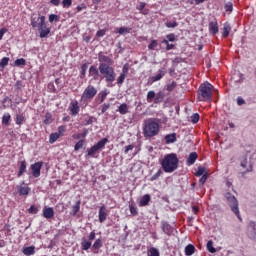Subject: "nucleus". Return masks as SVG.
I'll return each mask as SVG.
<instances>
[{"label":"nucleus","instance_id":"9","mask_svg":"<svg viewBox=\"0 0 256 256\" xmlns=\"http://www.w3.org/2000/svg\"><path fill=\"white\" fill-rule=\"evenodd\" d=\"M40 33V39H45L49 33H51V28L47 27L45 21L38 27Z\"/></svg>","mask_w":256,"mask_h":256},{"label":"nucleus","instance_id":"20","mask_svg":"<svg viewBox=\"0 0 256 256\" xmlns=\"http://www.w3.org/2000/svg\"><path fill=\"white\" fill-rule=\"evenodd\" d=\"M54 215H55V211L53 210V208L51 207L44 208L43 217H45V219H52Z\"/></svg>","mask_w":256,"mask_h":256},{"label":"nucleus","instance_id":"33","mask_svg":"<svg viewBox=\"0 0 256 256\" xmlns=\"http://www.w3.org/2000/svg\"><path fill=\"white\" fill-rule=\"evenodd\" d=\"M81 209V203L77 202L75 205L72 206L71 215L75 216L77 213H79V210Z\"/></svg>","mask_w":256,"mask_h":256},{"label":"nucleus","instance_id":"16","mask_svg":"<svg viewBox=\"0 0 256 256\" xmlns=\"http://www.w3.org/2000/svg\"><path fill=\"white\" fill-rule=\"evenodd\" d=\"M99 73H101V72L99 71V68L97 69L96 66L92 65L89 68V75H90V77H93L94 81H97L99 79Z\"/></svg>","mask_w":256,"mask_h":256},{"label":"nucleus","instance_id":"28","mask_svg":"<svg viewBox=\"0 0 256 256\" xmlns=\"http://www.w3.org/2000/svg\"><path fill=\"white\" fill-rule=\"evenodd\" d=\"M193 253H195V246H193L192 244H188L185 247V255L191 256L193 255Z\"/></svg>","mask_w":256,"mask_h":256},{"label":"nucleus","instance_id":"3","mask_svg":"<svg viewBox=\"0 0 256 256\" xmlns=\"http://www.w3.org/2000/svg\"><path fill=\"white\" fill-rule=\"evenodd\" d=\"M213 89V85L209 82L201 84L198 90L199 101L211 102L213 100Z\"/></svg>","mask_w":256,"mask_h":256},{"label":"nucleus","instance_id":"38","mask_svg":"<svg viewBox=\"0 0 256 256\" xmlns=\"http://www.w3.org/2000/svg\"><path fill=\"white\" fill-rule=\"evenodd\" d=\"M148 256H159V250L155 247H151L147 253Z\"/></svg>","mask_w":256,"mask_h":256},{"label":"nucleus","instance_id":"39","mask_svg":"<svg viewBox=\"0 0 256 256\" xmlns=\"http://www.w3.org/2000/svg\"><path fill=\"white\" fill-rule=\"evenodd\" d=\"M9 121H11V114H9V113L4 114L2 117L3 125H9Z\"/></svg>","mask_w":256,"mask_h":256},{"label":"nucleus","instance_id":"37","mask_svg":"<svg viewBox=\"0 0 256 256\" xmlns=\"http://www.w3.org/2000/svg\"><path fill=\"white\" fill-rule=\"evenodd\" d=\"M118 33H119V35H128V33H131V28L120 27L118 29Z\"/></svg>","mask_w":256,"mask_h":256},{"label":"nucleus","instance_id":"46","mask_svg":"<svg viewBox=\"0 0 256 256\" xmlns=\"http://www.w3.org/2000/svg\"><path fill=\"white\" fill-rule=\"evenodd\" d=\"M85 141L80 140L78 141L75 146H74V150L75 151H79V149H83V145H84Z\"/></svg>","mask_w":256,"mask_h":256},{"label":"nucleus","instance_id":"2","mask_svg":"<svg viewBox=\"0 0 256 256\" xmlns=\"http://www.w3.org/2000/svg\"><path fill=\"white\" fill-rule=\"evenodd\" d=\"M160 165L165 173H173L179 168V158L175 153L167 154L161 160Z\"/></svg>","mask_w":256,"mask_h":256},{"label":"nucleus","instance_id":"31","mask_svg":"<svg viewBox=\"0 0 256 256\" xmlns=\"http://www.w3.org/2000/svg\"><path fill=\"white\" fill-rule=\"evenodd\" d=\"M91 241H88V240H83L82 243H81V247L83 249V251H89V249H91Z\"/></svg>","mask_w":256,"mask_h":256},{"label":"nucleus","instance_id":"63","mask_svg":"<svg viewBox=\"0 0 256 256\" xmlns=\"http://www.w3.org/2000/svg\"><path fill=\"white\" fill-rule=\"evenodd\" d=\"M166 39L170 42L175 41V34L171 33L166 36Z\"/></svg>","mask_w":256,"mask_h":256},{"label":"nucleus","instance_id":"52","mask_svg":"<svg viewBox=\"0 0 256 256\" xmlns=\"http://www.w3.org/2000/svg\"><path fill=\"white\" fill-rule=\"evenodd\" d=\"M99 97H100V103H103V101H105V99H107V92L106 91L100 92Z\"/></svg>","mask_w":256,"mask_h":256},{"label":"nucleus","instance_id":"1","mask_svg":"<svg viewBox=\"0 0 256 256\" xmlns=\"http://www.w3.org/2000/svg\"><path fill=\"white\" fill-rule=\"evenodd\" d=\"M161 131V120L158 118H149L144 121L143 135L144 137L151 138L157 137Z\"/></svg>","mask_w":256,"mask_h":256},{"label":"nucleus","instance_id":"19","mask_svg":"<svg viewBox=\"0 0 256 256\" xmlns=\"http://www.w3.org/2000/svg\"><path fill=\"white\" fill-rule=\"evenodd\" d=\"M167 74V70L165 68H162L158 71V74L152 77V81H161L163 77Z\"/></svg>","mask_w":256,"mask_h":256},{"label":"nucleus","instance_id":"44","mask_svg":"<svg viewBox=\"0 0 256 256\" xmlns=\"http://www.w3.org/2000/svg\"><path fill=\"white\" fill-rule=\"evenodd\" d=\"M103 247V241L101 239H97L93 244V249H101Z\"/></svg>","mask_w":256,"mask_h":256},{"label":"nucleus","instance_id":"7","mask_svg":"<svg viewBox=\"0 0 256 256\" xmlns=\"http://www.w3.org/2000/svg\"><path fill=\"white\" fill-rule=\"evenodd\" d=\"M95 95H97V88L93 85H88L82 93L81 99L82 101H91Z\"/></svg>","mask_w":256,"mask_h":256},{"label":"nucleus","instance_id":"12","mask_svg":"<svg viewBox=\"0 0 256 256\" xmlns=\"http://www.w3.org/2000/svg\"><path fill=\"white\" fill-rule=\"evenodd\" d=\"M162 231L163 233H165L166 235L171 236L172 233H174L175 228H173V226H171L170 224H168L165 221H162Z\"/></svg>","mask_w":256,"mask_h":256},{"label":"nucleus","instance_id":"29","mask_svg":"<svg viewBox=\"0 0 256 256\" xmlns=\"http://www.w3.org/2000/svg\"><path fill=\"white\" fill-rule=\"evenodd\" d=\"M24 255L31 256L35 255V247L34 246H29L23 249Z\"/></svg>","mask_w":256,"mask_h":256},{"label":"nucleus","instance_id":"56","mask_svg":"<svg viewBox=\"0 0 256 256\" xmlns=\"http://www.w3.org/2000/svg\"><path fill=\"white\" fill-rule=\"evenodd\" d=\"M127 76L125 74H120V76L118 77V85H123L124 81H125V78Z\"/></svg>","mask_w":256,"mask_h":256},{"label":"nucleus","instance_id":"47","mask_svg":"<svg viewBox=\"0 0 256 256\" xmlns=\"http://www.w3.org/2000/svg\"><path fill=\"white\" fill-rule=\"evenodd\" d=\"M67 131V128L65 126H59L57 134L60 135V137H63L65 135V132Z\"/></svg>","mask_w":256,"mask_h":256},{"label":"nucleus","instance_id":"14","mask_svg":"<svg viewBox=\"0 0 256 256\" xmlns=\"http://www.w3.org/2000/svg\"><path fill=\"white\" fill-rule=\"evenodd\" d=\"M248 235L250 239H256V222H250L248 225Z\"/></svg>","mask_w":256,"mask_h":256},{"label":"nucleus","instance_id":"43","mask_svg":"<svg viewBox=\"0 0 256 256\" xmlns=\"http://www.w3.org/2000/svg\"><path fill=\"white\" fill-rule=\"evenodd\" d=\"M155 99V91L150 90L147 93V101L148 103H151Z\"/></svg>","mask_w":256,"mask_h":256},{"label":"nucleus","instance_id":"11","mask_svg":"<svg viewBox=\"0 0 256 256\" xmlns=\"http://www.w3.org/2000/svg\"><path fill=\"white\" fill-rule=\"evenodd\" d=\"M45 22V16H35L33 15L31 17V25L32 27L35 29L37 27H39L42 23Z\"/></svg>","mask_w":256,"mask_h":256},{"label":"nucleus","instance_id":"64","mask_svg":"<svg viewBox=\"0 0 256 256\" xmlns=\"http://www.w3.org/2000/svg\"><path fill=\"white\" fill-rule=\"evenodd\" d=\"M96 37H105V30H99L96 33Z\"/></svg>","mask_w":256,"mask_h":256},{"label":"nucleus","instance_id":"27","mask_svg":"<svg viewBox=\"0 0 256 256\" xmlns=\"http://www.w3.org/2000/svg\"><path fill=\"white\" fill-rule=\"evenodd\" d=\"M27 171V162L25 160L20 162V168L18 171V177H21V175H23V173Z\"/></svg>","mask_w":256,"mask_h":256},{"label":"nucleus","instance_id":"49","mask_svg":"<svg viewBox=\"0 0 256 256\" xmlns=\"http://www.w3.org/2000/svg\"><path fill=\"white\" fill-rule=\"evenodd\" d=\"M179 24L177 23V21L174 22H166V27H168V29H175V27H177Z\"/></svg>","mask_w":256,"mask_h":256},{"label":"nucleus","instance_id":"34","mask_svg":"<svg viewBox=\"0 0 256 256\" xmlns=\"http://www.w3.org/2000/svg\"><path fill=\"white\" fill-rule=\"evenodd\" d=\"M15 67H21L27 65V61L24 58L16 59L14 62Z\"/></svg>","mask_w":256,"mask_h":256},{"label":"nucleus","instance_id":"60","mask_svg":"<svg viewBox=\"0 0 256 256\" xmlns=\"http://www.w3.org/2000/svg\"><path fill=\"white\" fill-rule=\"evenodd\" d=\"M133 149H135V146L133 145H128L124 148V153L125 155H127V153H129V151H133Z\"/></svg>","mask_w":256,"mask_h":256},{"label":"nucleus","instance_id":"4","mask_svg":"<svg viewBox=\"0 0 256 256\" xmlns=\"http://www.w3.org/2000/svg\"><path fill=\"white\" fill-rule=\"evenodd\" d=\"M99 71L102 78L105 79L107 83H113L117 74L115 73V68L107 64H99Z\"/></svg>","mask_w":256,"mask_h":256},{"label":"nucleus","instance_id":"45","mask_svg":"<svg viewBox=\"0 0 256 256\" xmlns=\"http://www.w3.org/2000/svg\"><path fill=\"white\" fill-rule=\"evenodd\" d=\"M163 171L161 169H159L157 171V173H155L151 178H150V181H157L158 178L161 177Z\"/></svg>","mask_w":256,"mask_h":256},{"label":"nucleus","instance_id":"24","mask_svg":"<svg viewBox=\"0 0 256 256\" xmlns=\"http://www.w3.org/2000/svg\"><path fill=\"white\" fill-rule=\"evenodd\" d=\"M117 111L120 115H127V113H129V106L123 103L118 107Z\"/></svg>","mask_w":256,"mask_h":256},{"label":"nucleus","instance_id":"25","mask_svg":"<svg viewBox=\"0 0 256 256\" xmlns=\"http://www.w3.org/2000/svg\"><path fill=\"white\" fill-rule=\"evenodd\" d=\"M247 165V158H243V160L241 161V167H243V169H246V173H251V171H253V166L250 164L249 167H247Z\"/></svg>","mask_w":256,"mask_h":256},{"label":"nucleus","instance_id":"36","mask_svg":"<svg viewBox=\"0 0 256 256\" xmlns=\"http://www.w3.org/2000/svg\"><path fill=\"white\" fill-rule=\"evenodd\" d=\"M89 134V130L84 129V132L82 134H74L72 137L73 139H85V137H87V135Z\"/></svg>","mask_w":256,"mask_h":256},{"label":"nucleus","instance_id":"5","mask_svg":"<svg viewBox=\"0 0 256 256\" xmlns=\"http://www.w3.org/2000/svg\"><path fill=\"white\" fill-rule=\"evenodd\" d=\"M225 199L232 213L241 220V212L239 211V201H237V198L233 194L228 192L225 194Z\"/></svg>","mask_w":256,"mask_h":256},{"label":"nucleus","instance_id":"51","mask_svg":"<svg viewBox=\"0 0 256 256\" xmlns=\"http://www.w3.org/2000/svg\"><path fill=\"white\" fill-rule=\"evenodd\" d=\"M190 121H191V123H199V115L197 113L193 114L190 117Z\"/></svg>","mask_w":256,"mask_h":256},{"label":"nucleus","instance_id":"35","mask_svg":"<svg viewBox=\"0 0 256 256\" xmlns=\"http://www.w3.org/2000/svg\"><path fill=\"white\" fill-rule=\"evenodd\" d=\"M229 33H231V25L226 23L223 28V37H229Z\"/></svg>","mask_w":256,"mask_h":256},{"label":"nucleus","instance_id":"21","mask_svg":"<svg viewBox=\"0 0 256 256\" xmlns=\"http://www.w3.org/2000/svg\"><path fill=\"white\" fill-rule=\"evenodd\" d=\"M209 31L212 35H217V33H219V25L217 22L212 21L209 23Z\"/></svg>","mask_w":256,"mask_h":256},{"label":"nucleus","instance_id":"32","mask_svg":"<svg viewBox=\"0 0 256 256\" xmlns=\"http://www.w3.org/2000/svg\"><path fill=\"white\" fill-rule=\"evenodd\" d=\"M8 65H9V57L2 58L0 62V71H3L5 67H7Z\"/></svg>","mask_w":256,"mask_h":256},{"label":"nucleus","instance_id":"17","mask_svg":"<svg viewBox=\"0 0 256 256\" xmlns=\"http://www.w3.org/2000/svg\"><path fill=\"white\" fill-rule=\"evenodd\" d=\"M71 115L75 116L79 114L80 108H79V102H72L69 107Z\"/></svg>","mask_w":256,"mask_h":256},{"label":"nucleus","instance_id":"18","mask_svg":"<svg viewBox=\"0 0 256 256\" xmlns=\"http://www.w3.org/2000/svg\"><path fill=\"white\" fill-rule=\"evenodd\" d=\"M149 201H151V196L149 194L142 196L139 201V207H147V205H149Z\"/></svg>","mask_w":256,"mask_h":256},{"label":"nucleus","instance_id":"59","mask_svg":"<svg viewBox=\"0 0 256 256\" xmlns=\"http://www.w3.org/2000/svg\"><path fill=\"white\" fill-rule=\"evenodd\" d=\"M130 213H131L132 215H134V216H135V215H138L139 212L137 211V207L131 205V206H130Z\"/></svg>","mask_w":256,"mask_h":256},{"label":"nucleus","instance_id":"8","mask_svg":"<svg viewBox=\"0 0 256 256\" xmlns=\"http://www.w3.org/2000/svg\"><path fill=\"white\" fill-rule=\"evenodd\" d=\"M41 167H43V162H36L34 164H31L30 169L32 176L37 179V177H41Z\"/></svg>","mask_w":256,"mask_h":256},{"label":"nucleus","instance_id":"30","mask_svg":"<svg viewBox=\"0 0 256 256\" xmlns=\"http://www.w3.org/2000/svg\"><path fill=\"white\" fill-rule=\"evenodd\" d=\"M24 121H25V114L16 115V120H15L16 125H23Z\"/></svg>","mask_w":256,"mask_h":256},{"label":"nucleus","instance_id":"40","mask_svg":"<svg viewBox=\"0 0 256 256\" xmlns=\"http://www.w3.org/2000/svg\"><path fill=\"white\" fill-rule=\"evenodd\" d=\"M59 137H61V134H58L57 132L52 133L49 138V143H55V141H57V139H59Z\"/></svg>","mask_w":256,"mask_h":256},{"label":"nucleus","instance_id":"50","mask_svg":"<svg viewBox=\"0 0 256 256\" xmlns=\"http://www.w3.org/2000/svg\"><path fill=\"white\" fill-rule=\"evenodd\" d=\"M158 45L159 43H157V40H152V42L148 45V49L153 51Z\"/></svg>","mask_w":256,"mask_h":256},{"label":"nucleus","instance_id":"41","mask_svg":"<svg viewBox=\"0 0 256 256\" xmlns=\"http://www.w3.org/2000/svg\"><path fill=\"white\" fill-rule=\"evenodd\" d=\"M207 250L209 251V253H216L217 252L215 247H213V241L209 240L207 242Z\"/></svg>","mask_w":256,"mask_h":256},{"label":"nucleus","instance_id":"53","mask_svg":"<svg viewBox=\"0 0 256 256\" xmlns=\"http://www.w3.org/2000/svg\"><path fill=\"white\" fill-rule=\"evenodd\" d=\"M72 4H73L72 0H63L62 1V5L64 8H69V7H71Z\"/></svg>","mask_w":256,"mask_h":256},{"label":"nucleus","instance_id":"6","mask_svg":"<svg viewBox=\"0 0 256 256\" xmlns=\"http://www.w3.org/2000/svg\"><path fill=\"white\" fill-rule=\"evenodd\" d=\"M107 143H109V139L103 138L97 144L87 150L86 157H95V155H97L101 149H105V145H107Z\"/></svg>","mask_w":256,"mask_h":256},{"label":"nucleus","instance_id":"10","mask_svg":"<svg viewBox=\"0 0 256 256\" xmlns=\"http://www.w3.org/2000/svg\"><path fill=\"white\" fill-rule=\"evenodd\" d=\"M98 61L100 65H113V60L109 56H105L103 52L98 54Z\"/></svg>","mask_w":256,"mask_h":256},{"label":"nucleus","instance_id":"48","mask_svg":"<svg viewBox=\"0 0 256 256\" xmlns=\"http://www.w3.org/2000/svg\"><path fill=\"white\" fill-rule=\"evenodd\" d=\"M163 97H165V94H163V92H159L155 97V103H159L163 101Z\"/></svg>","mask_w":256,"mask_h":256},{"label":"nucleus","instance_id":"23","mask_svg":"<svg viewBox=\"0 0 256 256\" xmlns=\"http://www.w3.org/2000/svg\"><path fill=\"white\" fill-rule=\"evenodd\" d=\"M197 152H192L189 154L188 158H187V165H194L195 162L197 161Z\"/></svg>","mask_w":256,"mask_h":256},{"label":"nucleus","instance_id":"54","mask_svg":"<svg viewBox=\"0 0 256 256\" xmlns=\"http://www.w3.org/2000/svg\"><path fill=\"white\" fill-rule=\"evenodd\" d=\"M201 175H205V168L204 167H198V170L196 172L197 177H201Z\"/></svg>","mask_w":256,"mask_h":256},{"label":"nucleus","instance_id":"62","mask_svg":"<svg viewBox=\"0 0 256 256\" xmlns=\"http://www.w3.org/2000/svg\"><path fill=\"white\" fill-rule=\"evenodd\" d=\"M225 10L226 11H233V3L228 2L227 4H225Z\"/></svg>","mask_w":256,"mask_h":256},{"label":"nucleus","instance_id":"26","mask_svg":"<svg viewBox=\"0 0 256 256\" xmlns=\"http://www.w3.org/2000/svg\"><path fill=\"white\" fill-rule=\"evenodd\" d=\"M87 69H89V63L82 64L80 71V79H85V75H87Z\"/></svg>","mask_w":256,"mask_h":256},{"label":"nucleus","instance_id":"22","mask_svg":"<svg viewBox=\"0 0 256 256\" xmlns=\"http://www.w3.org/2000/svg\"><path fill=\"white\" fill-rule=\"evenodd\" d=\"M165 143L167 145H170V143H175L177 141V134L176 133H172V134H168L165 136Z\"/></svg>","mask_w":256,"mask_h":256},{"label":"nucleus","instance_id":"42","mask_svg":"<svg viewBox=\"0 0 256 256\" xmlns=\"http://www.w3.org/2000/svg\"><path fill=\"white\" fill-rule=\"evenodd\" d=\"M175 87H177V82L172 81L166 85V89L171 92L175 90Z\"/></svg>","mask_w":256,"mask_h":256},{"label":"nucleus","instance_id":"55","mask_svg":"<svg viewBox=\"0 0 256 256\" xmlns=\"http://www.w3.org/2000/svg\"><path fill=\"white\" fill-rule=\"evenodd\" d=\"M38 209H37V207H35V206H30V208L28 209V213H31L32 215H37V213H38Z\"/></svg>","mask_w":256,"mask_h":256},{"label":"nucleus","instance_id":"58","mask_svg":"<svg viewBox=\"0 0 256 256\" xmlns=\"http://www.w3.org/2000/svg\"><path fill=\"white\" fill-rule=\"evenodd\" d=\"M109 107H111V104H109V103H105L102 105V109H101L102 115L109 109Z\"/></svg>","mask_w":256,"mask_h":256},{"label":"nucleus","instance_id":"61","mask_svg":"<svg viewBox=\"0 0 256 256\" xmlns=\"http://www.w3.org/2000/svg\"><path fill=\"white\" fill-rule=\"evenodd\" d=\"M237 105H239V107H241V105H245V99H243V97L239 96L237 98Z\"/></svg>","mask_w":256,"mask_h":256},{"label":"nucleus","instance_id":"57","mask_svg":"<svg viewBox=\"0 0 256 256\" xmlns=\"http://www.w3.org/2000/svg\"><path fill=\"white\" fill-rule=\"evenodd\" d=\"M53 21H59V16H57L55 14H50L49 15V22L53 23Z\"/></svg>","mask_w":256,"mask_h":256},{"label":"nucleus","instance_id":"13","mask_svg":"<svg viewBox=\"0 0 256 256\" xmlns=\"http://www.w3.org/2000/svg\"><path fill=\"white\" fill-rule=\"evenodd\" d=\"M17 189L20 197H27V195L31 193V189L29 188V186L19 185L17 186Z\"/></svg>","mask_w":256,"mask_h":256},{"label":"nucleus","instance_id":"15","mask_svg":"<svg viewBox=\"0 0 256 256\" xmlns=\"http://www.w3.org/2000/svg\"><path fill=\"white\" fill-rule=\"evenodd\" d=\"M105 221H107V208L103 205L99 209V222L104 223Z\"/></svg>","mask_w":256,"mask_h":256}]
</instances>
